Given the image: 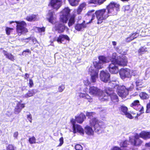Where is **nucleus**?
I'll return each mask as SVG.
<instances>
[{
  "instance_id": "423d86ee",
  "label": "nucleus",
  "mask_w": 150,
  "mask_h": 150,
  "mask_svg": "<svg viewBox=\"0 0 150 150\" xmlns=\"http://www.w3.org/2000/svg\"><path fill=\"white\" fill-rule=\"evenodd\" d=\"M113 81H112L109 83V85L111 86L112 87L108 89V90L105 93L104 96H106L107 98V99L105 100H107L108 99V97L109 95L110 96L111 100L114 103H115L117 102L118 100L117 96L112 90V88H113L114 91L115 90L117 93V90H116L114 89V87L112 86V85H113V84H112L111 85H110V83H112Z\"/></svg>"
},
{
  "instance_id": "6e6d98bb",
  "label": "nucleus",
  "mask_w": 150,
  "mask_h": 150,
  "mask_svg": "<svg viewBox=\"0 0 150 150\" xmlns=\"http://www.w3.org/2000/svg\"><path fill=\"white\" fill-rule=\"evenodd\" d=\"M27 118L30 122H32V116L30 114L27 115Z\"/></svg>"
},
{
  "instance_id": "9d476101",
  "label": "nucleus",
  "mask_w": 150,
  "mask_h": 150,
  "mask_svg": "<svg viewBox=\"0 0 150 150\" xmlns=\"http://www.w3.org/2000/svg\"><path fill=\"white\" fill-rule=\"evenodd\" d=\"M131 70L128 68L121 69L120 71V74L122 79L131 77Z\"/></svg>"
},
{
  "instance_id": "603ef678",
  "label": "nucleus",
  "mask_w": 150,
  "mask_h": 150,
  "mask_svg": "<svg viewBox=\"0 0 150 150\" xmlns=\"http://www.w3.org/2000/svg\"><path fill=\"white\" fill-rule=\"evenodd\" d=\"M59 141L60 142V143L58 145V146H61L63 143L64 141H63V138L62 137H61L59 139Z\"/></svg>"
},
{
  "instance_id": "69168bd1",
  "label": "nucleus",
  "mask_w": 150,
  "mask_h": 150,
  "mask_svg": "<svg viewBox=\"0 0 150 150\" xmlns=\"http://www.w3.org/2000/svg\"><path fill=\"white\" fill-rule=\"evenodd\" d=\"M30 39H31V38L29 37L28 38H23L21 39V40L22 41L24 40H30Z\"/></svg>"
},
{
  "instance_id": "79ce46f5",
  "label": "nucleus",
  "mask_w": 150,
  "mask_h": 150,
  "mask_svg": "<svg viewBox=\"0 0 150 150\" xmlns=\"http://www.w3.org/2000/svg\"><path fill=\"white\" fill-rule=\"evenodd\" d=\"M85 99L87 100L88 102H92L93 101V98L88 94H86Z\"/></svg>"
},
{
  "instance_id": "a18cd8bd",
  "label": "nucleus",
  "mask_w": 150,
  "mask_h": 150,
  "mask_svg": "<svg viewBox=\"0 0 150 150\" xmlns=\"http://www.w3.org/2000/svg\"><path fill=\"white\" fill-rule=\"evenodd\" d=\"M64 88L65 86L64 85L62 84L59 87L58 91L59 92H61L64 90Z\"/></svg>"
},
{
  "instance_id": "4d7b16f0",
  "label": "nucleus",
  "mask_w": 150,
  "mask_h": 150,
  "mask_svg": "<svg viewBox=\"0 0 150 150\" xmlns=\"http://www.w3.org/2000/svg\"><path fill=\"white\" fill-rule=\"evenodd\" d=\"M140 112V113L139 114L138 113L137 114V116H136V117H137V116H139L141 114H142L143 113L144 111V108L143 107H142L141 109L139 110Z\"/></svg>"
},
{
  "instance_id": "774afa93",
  "label": "nucleus",
  "mask_w": 150,
  "mask_h": 150,
  "mask_svg": "<svg viewBox=\"0 0 150 150\" xmlns=\"http://www.w3.org/2000/svg\"><path fill=\"white\" fill-rule=\"evenodd\" d=\"M71 123L72 124L73 126L74 125H76L75 124V120L74 119H71Z\"/></svg>"
},
{
  "instance_id": "f8f14e48",
  "label": "nucleus",
  "mask_w": 150,
  "mask_h": 150,
  "mask_svg": "<svg viewBox=\"0 0 150 150\" xmlns=\"http://www.w3.org/2000/svg\"><path fill=\"white\" fill-rule=\"evenodd\" d=\"M47 18L49 22L54 24L56 22V16L53 11H50L47 14Z\"/></svg>"
},
{
  "instance_id": "13d9d810",
  "label": "nucleus",
  "mask_w": 150,
  "mask_h": 150,
  "mask_svg": "<svg viewBox=\"0 0 150 150\" xmlns=\"http://www.w3.org/2000/svg\"><path fill=\"white\" fill-rule=\"evenodd\" d=\"M30 40H31L33 43L34 44H36L37 42V40L35 38H31V39H30Z\"/></svg>"
},
{
  "instance_id": "5701e85b",
  "label": "nucleus",
  "mask_w": 150,
  "mask_h": 150,
  "mask_svg": "<svg viewBox=\"0 0 150 150\" xmlns=\"http://www.w3.org/2000/svg\"><path fill=\"white\" fill-rule=\"evenodd\" d=\"M98 59L99 61L103 64L109 62L110 60L109 57H105L103 56H99Z\"/></svg>"
},
{
  "instance_id": "3c124183",
  "label": "nucleus",
  "mask_w": 150,
  "mask_h": 150,
  "mask_svg": "<svg viewBox=\"0 0 150 150\" xmlns=\"http://www.w3.org/2000/svg\"><path fill=\"white\" fill-rule=\"evenodd\" d=\"M83 83L84 85L88 86L90 84V82L88 80L86 79L84 80L83 81Z\"/></svg>"
},
{
  "instance_id": "680f3d73",
  "label": "nucleus",
  "mask_w": 150,
  "mask_h": 150,
  "mask_svg": "<svg viewBox=\"0 0 150 150\" xmlns=\"http://www.w3.org/2000/svg\"><path fill=\"white\" fill-rule=\"evenodd\" d=\"M6 34L9 35V28L7 27L6 29Z\"/></svg>"
},
{
  "instance_id": "6ab92c4d",
  "label": "nucleus",
  "mask_w": 150,
  "mask_h": 150,
  "mask_svg": "<svg viewBox=\"0 0 150 150\" xmlns=\"http://www.w3.org/2000/svg\"><path fill=\"white\" fill-rule=\"evenodd\" d=\"M55 29L59 33H63L66 29H67V27L63 23H60L56 25Z\"/></svg>"
},
{
  "instance_id": "1a4fd4ad",
  "label": "nucleus",
  "mask_w": 150,
  "mask_h": 150,
  "mask_svg": "<svg viewBox=\"0 0 150 150\" xmlns=\"http://www.w3.org/2000/svg\"><path fill=\"white\" fill-rule=\"evenodd\" d=\"M88 73L91 76V81L92 83H95L98 78V71L94 69L93 67H90L88 69Z\"/></svg>"
},
{
  "instance_id": "58836bf2",
  "label": "nucleus",
  "mask_w": 150,
  "mask_h": 150,
  "mask_svg": "<svg viewBox=\"0 0 150 150\" xmlns=\"http://www.w3.org/2000/svg\"><path fill=\"white\" fill-rule=\"evenodd\" d=\"M104 1L102 0H91L90 3L95 4H102Z\"/></svg>"
},
{
  "instance_id": "4c0bfd02",
  "label": "nucleus",
  "mask_w": 150,
  "mask_h": 150,
  "mask_svg": "<svg viewBox=\"0 0 150 150\" xmlns=\"http://www.w3.org/2000/svg\"><path fill=\"white\" fill-rule=\"evenodd\" d=\"M34 29L36 32L39 33L44 32L45 30V28L44 27L42 28L35 27Z\"/></svg>"
},
{
  "instance_id": "338daca9",
  "label": "nucleus",
  "mask_w": 150,
  "mask_h": 150,
  "mask_svg": "<svg viewBox=\"0 0 150 150\" xmlns=\"http://www.w3.org/2000/svg\"><path fill=\"white\" fill-rule=\"evenodd\" d=\"M112 150H121L119 147L115 146L113 148Z\"/></svg>"
},
{
  "instance_id": "c03bdc74",
  "label": "nucleus",
  "mask_w": 150,
  "mask_h": 150,
  "mask_svg": "<svg viewBox=\"0 0 150 150\" xmlns=\"http://www.w3.org/2000/svg\"><path fill=\"white\" fill-rule=\"evenodd\" d=\"M95 115V113L93 112H87L86 113V115L88 117V118H91V117H93Z\"/></svg>"
},
{
  "instance_id": "f3484780",
  "label": "nucleus",
  "mask_w": 150,
  "mask_h": 150,
  "mask_svg": "<svg viewBox=\"0 0 150 150\" xmlns=\"http://www.w3.org/2000/svg\"><path fill=\"white\" fill-rule=\"evenodd\" d=\"M127 62L126 57L125 56H122L121 57H119L116 62L117 64L121 66H125Z\"/></svg>"
},
{
  "instance_id": "cd10ccee",
  "label": "nucleus",
  "mask_w": 150,
  "mask_h": 150,
  "mask_svg": "<svg viewBox=\"0 0 150 150\" xmlns=\"http://www.w3.org/2000/svg\"><path fill=\"white\" fill-rule=\"evenodd\" d=\"M86 27V24L84 23L81 24H78L75 26V29L78 31L81 30L83 29Z\"/></svg>"
},
{
  "instance_id": "de8ad7c7",
  "label": "nucleus",
  "mask_w": 150,
  "mask_h": 150,
  "mask_svg": "<svg viewBox=\"0 0 150 150\" xmlns=\"http://www.w3.org/2000/svg\"><path fill=\"white\" fill-rule=\"evenodd\" d=\"M75 148L76 150H82L83 148L79 144H77L75 146Z\"/></svg>"
},
{
  "instance_id": "bb28decb",
  "label": "nucleus",
  "mask_w": 150,
  "mask_h": 150,
  "mask_svg": "<svg viewBox=\"0 0 150 150\" xmlns=\"http://www.w3.org/2000/svg\"><path fill=\"white\" fill-rule=\"evenodd\" d=\"M38 16L35 15L33 14L27 17L26 19L29 21H34L38 19Z\"/></svg>"
},
{
  "instance_id": "f257e3e1",
  "label": "nucleus",
  "mask_w": 150,
  "mask_h": 150,
  "mask_svg": "<svg viewBox=\"0 0 150 150\" xmlns=\"http://www.w3.org/2000/svg\"><path fill=\"white\" fill-rule=\"evenodd\" d=\"M113 84L115 89L117 90L118 94L119 96L122 98H125L128 94L129 91H132L134 89V86L132 84L128 89H126L125 87L123 86H119L117 85L115 81H113L110 83V85Z\"/></svg>"
},
{
  "instance_id": "e433bc0d",
  "label": "nucleus",
  "mask_w": 150,
  "mask_h": 150,
  "mask_svg": "<svg viewBox=\"0 0 150 150\" xmlns=\"http://www.w3.org/2000/svg\"><path fill=\"white\" fill-rule=\"evenodd\" d=\"M131 106L135 108L136 106H140L139 105V101L138 100H135L131 104Z\"/></svg>"
},
{
  "instance_id": "7ed1b4c3",
  "label": "nucleus",
  "mask_w": 150,
  "mask_h": 150,
  "mask_svg": "<svg viewBox=\"0 0 150 150\" xmlns=\"http://www.w3.org/2000/svg\"><path fill=\"white\" fill-rule=\"evenodd\" d=\"M89 125L93 127L96 132H99L101 131L104 127V123L99 121L97 119L93 118L89 121Z\"/></svg>"
},
{
  "instance_id": "2eb2a0df",
  "label": "nucleus",
  "mask_w": 150,
  "mask_h": 150,
  "mask_svg": "<svg viewBox=\"0 0 150 150\" xmlns=\"http://www.w3.org/2000/svg\"><path fill=\"white\" fill-rule=\"evenodd\" d=\"M108 68L109 71L113 74H116L119 71L118 65L116 63H114L113 61L109 65Z\"/></svg>"
},
{
  "instance_id": "7c9ffc66",
  "label": "nucleus",
  "mask_w": 150,
  "mask_h": 150,
  "mask_svg": "<svg viewBox=\"0 0 150 150\" xmlns=\"http://www.w3.org/2000/svg\"><path fill=\"white\" fill-rule=\"evenodd\" d=\"M94 14L95 11L93 10L89 11L87 14L88 16H90L91 18V22L95 18V16Z\"/></svg>"
},
{
  "instance_id": "49530a36",
  "label": "nucleus",
  "mask_w": 150,
  "mask_h": 150,
  "mask_svg": "<svg viewBox=\"0 0 150 150\" xmlns=\"http://www.w3.org/2000/svg\"><path fill=\"white\" fill-rule=\"evenodd\" d=\"M146 112V113L150 112V100L149 102L147 105Z\"/></svg>"
},
{
  "instance_id": "f03ea898",
  "label": "nucleus",
  "mask_w": 150,
  "mask_h": 150,
  "mask_svg": "<svg viewBox=\"0 0 150 150\" xmlns=\"http://www.w3.org/2000/svg\"><path fill=\"white\" fill-rule=\"evenodd\" d=\"M89 93L93 96H98L102 101H105L107 99L106 96H104L105 93L97 87L91 86L89 88Z\"/></svg>"
},
{
  "instance_id": "a878e982",
  "label": "nucleus",
  "mask_w": 150,
  "mask_h": 150,
  "mask_svg": "<svg viewBox=\"0 0 150 150\" xmlns=\"http://www.w3.org/2000/svg\"><path fill=\"white\" fill-rule=\"evenodd\" d=\"M85 132L86 133L89 135L93 134V131L92 129L88 125H87L85 128Z\"/></svg>"
},
{
  "instance_id": "393cba45",
  "label": "nucleus",
  "mask_w": 150,
  "mask_h": 150,
  "mask_svg": "<svg viewBox=\"0 0 150 150\" xmlns=\"http://www.w3.org/2000/svg\"><path fill=\"white\" fill-rule=\"evenodd\" d=\"M140 137L145 139L150 138V132H142L140 133Z\"/></svg>"
},
{
  "instance_id": "72a5a7b5",
  "label": "nucleus",
  "mask_w": 150,
  "mask_h": 150,
  "mask_svg": "<svg viewBox=\"0 0 150 150\" xmlns=\"http://www.w3.org/2000/svg\"><path fill=\"white\" fill-rule=\"evenodd\" d=\"M118 58L119 57H117L116 53H113L112 56V59L110 60H111V62H112V61H113L114 63H116Z\"/></svg>"
},
{
  "instance_id": "c85d7f7f",
  "label": "nucleus",
  "mask_w": 150,
  "mask_h": 150,
  "mask_svg": "<svg viewBox=\"0 0 150 150\" xmlns=\"http://www.w3.org/2000/svg\"><path fill=\"white\" fill-rule=\"evenodd\" d=\"M93 64L95 68L97 69H101L103 67V64L99 61L94 62Z\"/></svg>"
},
{
  "instance_id": "4468645a",
  "label": "nucleus",
  "mask_w": 150,
  "mask_h": 150,
  "mask_svg": "<svg viewBox=\"0 0 150 150\" xmlns=\"http://www.w3.org/2000/svg\"><path fill=\"white\" fill-rule=\"evenodd\" d=\"M62 0H51L49 6H51L53 9L57 10L62 5Z\"/></svg>"
},
{
  "instance_id": "0eeeda50",
  "label": "nucleus",
  "mask_w": 150,
  "mask_h": 150,
  "mask_svg": "<svg viewBox=\"0 0 150 150\" xmlns=\"http://www.w3.org/2000/svg\"><path fill=\"white\" fill-rule=\"evenodd\" d=\"M17 32L19 35L24 34L28 32L27 29L26 28V24L24 21L17 22Z\"/></svg>"
},
{
  "instance_id": "2f4dec72",
  "label": "nucleus",
  "mask_w": 150,
  "mask_h": 150,
  "mask_svg": "<svg viewBox=\"0 0 150 150\" xmlns=\"http://www.w3.org/2000/svg\"><path fill=\"white\" fill-rule=\"evenodd\" d=\"M76 15L73 13V15L71 16L70 18L69 21L68 23V25L69 27H70L73 25L75 22L74 18Z\"/></svg>"
},
{
  "instance_id": "c756f323",
  "label": "nucleus",
  "mask_w": 150,
  "mask_h": 150,
  "mask_svg": "<svg viewBox=\"0 0 150 150\" xmlns=\"http://www.w3.org/2000/svg\"><path fill=\"white\" fill-rule=\"evenodd\" d=\"M135 82L137 87L139 88L142 87L143 82L142 79H139V78L136 79H135Z\"/></svg>"
},
{
  "instance_id": "c9c22d12",
  "label": "nucleus",
  "mask_w": 150,
  "mask_h": 150,
  "mask_svg": "<svg viewBox=\"0 0 150 150\" xmlns=\"http://www.w3.org/2000/svg\"><path fill=\"white\" fill-rule=\"evenodd\" d=\"M71 4L72 6H76L78 4L79 0H68Z\"/></svg>"
},
{
  "instance_id": "052dcab7",
  "label": "nucleus",
  "mask_w": 150,
  "mask_h": 150,
  "mask_svg": "<svg viewBox=\"0 0 150 150\" xmlns=\"http://www.w3.org/2000/svg\"><path fill=\"white\" fill-rule=\"evenodd\" d=\"M10 150H16V148L12 145H10Z\"/></svg>"
},
{
  "instance_id": "09e8293b",
  "label": "nucleus",
  "mask_w": 150,
  "mask_h": 150,
  "mask_svg": "<svg viewBox=\"0 0 150 150\" xmlns=\"http://www.w3.org/2000/svg\"><path fill=\"white\" fill-rule=\"evenodd\" d=\"M146 47L144 48L143 47H142L139 50L138 52L140 53L142 52H146L147 51L146 50Z\"/></svg>"
},
{
  "instance_id": "6e6552de",
  "label": "nucleus",
  "mask_w": 150,
  "mask_h": 150,
  "mask_svg": "<svg viewBox=\"0 0 150 150\" xmlns=\"http://www.w3.org/2000/svg\"><path fill=\"white\" fill-rule=\"evenodd\" d=\"M70 10L68 7L65 8L60 13V21L64 23H66L68 19Z\"/></svg>"
},
{
  "instance_id": "a19ab883",
  "label": "nucleus",
  "mask_w": 150,
  "mask_h": 150,
  "mask_svg": "<svg viewBox=\"0 0 150 150\" xmlns=\"http://www.w3.org/2000/svg\"><path fill=\"white\" fill-rule=\"evenodd\" d=\"M127 141H125L124 142H122L120 143V145L121 148H125L126 147L127 145Z\"/></svg>"
},
{
  "instance_id": "864d4df0",
  "label": "nucleus",
  "mask_w": 150,
  "mask_h": 150,
  "mask_svg": "<svg viewBox=\"0 0 150 150\" xmlns=\"http://www.w3.org/2000/svg\"><path fill=\"white\" fill-rule=\"evenodd\" d=\"M130 36H132V38H133L134 40L138 36V34L137 33H135L132 34Z\"/></svg>"
},
{
  "instance_id": "f704fd0d",
  "label": "nucleus",
  "mask_w": 150,
  "mask_h": 150,
  "mask_svg": "<svg viewBox=\"0 0 150 150\" xmlns=\"http://www.w3.org/2000/svg\"><path fill=\"white\" fill-rule=\"evenodd\" d=\"M139 96L142 99H148L149 97L148 95L144 92H142L140 93Z\"/></svg>"
},
{
  "instance_id": "39448f33",
  "label": "nucleus",
  "mask_w": 150,
  "mask_h": 150,
  "mask_svg": "<svg viewBox=\"0 0 150 150\" xmlns=\"http://www.w3.org/2000/svg\"><path fill=\"white\" fill-rule=\"evenodd\" d=\"M120 5L119 4L114 2H111L107 6L106 9L109 16L116 15L119 9Z\"/></svg>"
},
{
  "instance_id": "ea45409f",
  "label": "nucleus",
  "mask_w": 150,
  "mask_h": 150,
  "mask_svg": "<svg viewBox=\"0 0 150 150\" xmlns=\"http://www.w3.org/2000/svg\"><path fill=\"white\" fill-rule=\"evenodd\" d=\"M28 140L30 144H35L36 143V139L33 136L29 138Z\"/></svg>"
},
{
  "instance_id": "412c9836",
  "label": "nucleus",
  "mask_w": 150,
  "mask_h": 150,
  "mask_svg": "<svg viewBox=\"0 0 150 150\" xmlns=\"http://www.w3.org/2000/svg\"><path fill=\"white\" fill-rule=\"evenodd\" d=\"M25 107V104L21 103L18 102L15 109L14 112L16 114L19 113L21 110L22 109Z\"/></svg>"
},
{
  "instance_id": "37998d69",
  "label": "nucleus",
  "mask_w": 150,
  "mask_h": 150,
  "mask_svg": "<svg viewBox=\"0 0 150 150\" xmlns=\"http://www.w3.org/2000/svg\"><path fill=\"white\" fill-rule=\"evenodd\" d=\"M139 72H138V71L134 70H131L130 71V74H131V75H133L134 76H135L137 75H138L139 74Z\"/></svg>"
},
{
  "instance_id": "5fc2aeb1",
  "label": "nucleus",
  "mask_w": 150,
  "mask_h": 150,
  "mask_svg": "<svg viewBox=\"0 0 150 150\" xmlns=\"http://www.w3.org/2000/svg\"><path fill=\"white\" fill-rule=\"evenodd\" d=\"M133 40V38H132V36H130L129 37L125 39V41L127 42H129Z\"/></svg>"
},
{
  "instance_id": "473e14b6",
  "label": "nucleus",
  "mask_w": 150,
  "mask_h": 150,
  "mask_svg": "<svg viewBox=\"0 0 150 150\" xmlns=\"http://www.w3.org/2000/svg\"><path fill=\"white\" fill-rule=\"evenodd\" d=\"M35 93H34V90H31L29 91L28 93L25 94L23 97L25 98H28L33 96L34 95Z\"/></svg>"
},
{
  "instance_id": "8fccbe9b",
  "label": "nucleus",
  "mask_w": 150,
  "mask_h": 150,
  "mask_svg": "<svg viewBox=\"0 0 150 150\" xmlns=\"http://www.w3.org/2000/svg\"><path fill=\"white\" fill-rule=\"evenodd\" d=\"M86 93H78L77 94L78 95L79 97L80 98H85L86 95Z\"/></svg>"
},
{
  "instance_id": "4be33fe9",
  "label": "nucleus",
  "mask_w": 150,
  "mask_h": 150,
  "mask_svg": "<svg viewBox=\"0 0 150 150\" xmlns=\"http://www.w3.org/2000/svg\"><path fill=\"white\" fill-rule=\"evenodd\" d=\"M86 4L84 3H83L80 5L77 10H74V13L76 14V13L78 14H81L82 10L85 8Z\"/></svg>"
},
{
  "instance_id": "aec40b11",
  "label": "nucleus",
  "mask_w": 150,
  "mask_h": 150,
  "mask_svg": "<svg viewBox=\"0 0 150 150\" xmlns=\"http://www.w3.org/2000/svg\"><path fill=\"white\" fill-rule=\"evenodd\" d=\"M69 41L70 39L68 36L67 35L61 34L57 38V41L59 44L62 43L64 40Z\"/></svg>"
},
{
  "instance_id": "0e129e2a",
  "label": "nucleus",
  "mask_w": 150,
  "mask_h": 150,
  "mask_svg": "<svg viewBox=\"0 0 150 150\" xmlns=\"http://www.w3.org/2000/svg\"><path fill=\"white\" fill-rule=\"evenodd\" d=\"M18 135V132H16L13 134V137L15 138H17Z\"/></svg>"
},
{
  "instance_id": "ddd939ff",
  "label": "nucleus",
  "mask_w": 150,
  "mask_h": 150,
  "mask_svg": "<svg viewBox=\"0 0 150 150\" xmlns=\"http://www.w3.org/2000/svg\"><path fill=\"white\" fill-rule=\"evenodd\" d=\"M100 76V80L104 82H106L110 80V74L107 71H101Z\"/></svg>"
},
{
  "instance_id": "bf43d9fd",
  "label": "nucleus",
  "mask_w": 150,
  "mask_h": 150,
  "mask_svg": "<svg viewBox=\"0 0 150 150\" xmlns=\"http://www.w3.org/2000/svg\"><path fill=\"white\" fill-rule=\"evenodd\" d=\"M29 84L30 85V87H32L33 85V81L32 79H30L29 80Z\"/></svg>"
},
{
  "instance_id": "9b49d317",
  "label": "nucleus",
  "mask_w": 150,
  "mask_h": 150,
  "mask_svg": "<svg viewBox=\"0 0 150 150\" xmlns=\"http://www.w3.org/2000/svg\"><path fill=\"white\" fill-rule=\"evenodd\" d=\"M140 137V134L139 135L138 134H136L134 137L132 138H129V141L131 144L133 145L139 146L142 143V141L139 139Z\"/></svg>"
},
{
  "instance_id": "b1692460",
  "label": "nucleus",
  "mask_w": 150,
  "mask_h": 150,
  "mask_svg": "<svg viewBox=\"0 0 150 150\" xmlns=\"http://www.w3.org/2000/svg\"><path fill=\"white\" fill-rule=\"evenodd\" d=\"M75 121L79 123H81L86 119L85 115L82 113H81L79 116L75 117Z\"/></svg>"
},
{
  "instance_id": "20e7f679",
  "label": "nucleus",
  "mask_w": 150,
  "mask_h": 150,
  "mask_svg": "<svg viewBox=\"0 0 150 150\" xmlns=\"http://www.w3.org/2000/svg\"><path fill=\"white\" fill-rule=\"evenodd\" d=\"M108 12L106 9H103L95 12L98 20V24L101 23L103 20L106 19L109 17Z\"/></svg>"
},
{
  "instance_id": "dca6fc26",
  "label": "nucleus",
  "mask_w": 150,
  "mask_h": 150,
  "mask_svg": "<svg viewBox=\"0 0 150 150\" xmlns=\"http://www.w3.org/2000/svg\"><path fill=\"white\" fill-rule=\"evenodd\" d=\"M119 110L122 114L126 115L127 117L132 119L133 117L129 113L127 112L128 108L127 107L124 105L121 106L119 108Z\"/></svg>"
},
{
  "instance_id": "a211bd4d",
  "label": "nucleus",
  "mask_w": 150,
  "mask_h": 150,
  "mask_svg": "<svg viewBox=\"0 0 150 150\" xmlns=\"http://www.w3.org/2000/svg\"><path fill=\"white\" fill-rule=\"evenodd\" d=\"M73 132L74 133L79 132L81 135H83L84 134V130L80 125H74L73 126Z\"/></svg>"
},
{
  "instance_id": "e2e57ef3",
  "label": "nucleus",
  "mask_w": 150,
  "mask_h": 150,
  "mask_svg": "<svg viewBox=\"0 0 150 150\" xmlns=\"http://www.w3.org/2000/svg\"><path fill=\"white\" fill-rule=\"evenodd\" d=\"M150 73V68L147 69L146 71V75L149 74Z\"/></svg>"
}]
</instances>
